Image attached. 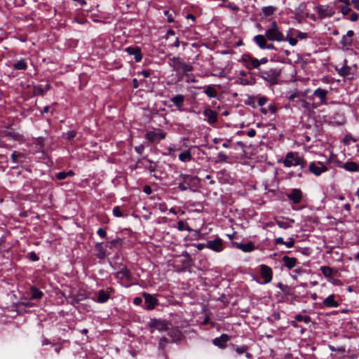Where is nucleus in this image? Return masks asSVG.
<instances>
[{
	"instance_id": "1",
	"label": "nucleus",
	"mask_w": 359,
	"mask_h": 359,
	"mask_svg": "<svg viewBox=\"0 0 359 359\" xmlns=\"http://www.w3.org/2000/svg\"><path fill=\"white\" fill-rule=\"evenodd\" d=\"M168 64L172 68V70L176 72L180 76L186 75L188 77L187 81H189L188 72H192L194 69L191 63H186L180 57H172L169 58Z\"/></svg>"
},
{
	"instance_id": "28",
	"label": "nucleus",
	"mask_w": 359,
	"mask_h": 359,
	"mask_svg": "<svg viewBox=\"0 0 359 359\" xmlns=\"http://www.w3.org/2000/svg\"><path fill=\"white\" fill-rule=\"evenodd\" d=\"M235 83L241 85V86H252L255 83V80L252 78L248 79L246 77H237Z\"/></svg>"
},
{
	"instance_id": "54",
	"label": "nucleus",
	"mask_w": 359,
	"mask_h": 359,
	"mask_svg": "<svg viewBox=\"0 0 359 359\" xmlns=\"http://www.w3.org/2000/svg\"><path fill=\"white\" fill-rule=\"evenodd\" d=\"M217 158L220 162H226L227 161V156L224 152H219Z\"/></svg>"
},
{
	"instance_id": "55",
	"label": "nucleus",
	"mask_w": 359,
	"mask_h": 359,
	"mask_svg": "<svg viewBox=\"0 0 359 359\" xmlns=\"http://www.w3.org/2000/svg\"><path fill=\"white\" fill-rule=\"evenodd\" d=\"M284 245L287 247V248H292L294 245V239L292 238H290L288 239V241H285L284 243Z\"/></svg>"
},
{
	"instance_id": "32",
	"label": "nucleus",
	"mask_w": 359,
	"mask_h": 359,
	"mask_svg": "<svg viewBox=\"0 0 359 359\" xmlns=\"http://www.w3.org/2000/svg\"><path fill=\"white\" fill-rule=\"evenodd\" d=\"M43 295V293L39 290L37 287L32 286L30 288V296L33 299H39Z\"/></svg>"
},
{
	"instance_id": "31",
	"label": "nucleus",
	"mask_w": 359,
	"mask_h": 359,
	"mask_svg": "<svg viewBox=\"0 0 359 359\" xmlns=\"http://www.w3.org/2000/svg\"><path fill=\"white\" fill-rule=\"evenodd\" d=\"M50 88L48 84L45 86L38 85L34 86V95H43L46 92H47Z\"/></svg>"
},
{
	"instance_id": "19",
	"label": "nucleus",
	"mask_w": 359,
	"mask_h": 359,
	"mask_svg": "<svg viewBox=\"0 0 359 359\" xmlns=\"http://www.w3.org/2000/svg\"><path fill=\"white\" fill-rule=\"evenodd\" d=\"M232 244L235 248L242 250L244 252H250L255 249L254 243L251 241L247 243L233 242Z\"/></svg>"
},
{
	"instance_id": "48",
	"label": "nucleus",
	"mask_w": 359,
	"mask_h": 359,
	"mask_svg": "<svg viewBox=\"0 0 359 359\" xmlns=\"http://www.w3.org/2000/svg\"><path fill=\"white\" fill-rule=\"evenodd\" d=\"M168 342H169V341L166 337H161L159 340L158 348H160L161 350H164L166 345L168 344Z\"/></svg>"
},
{
	"instance_id": "49",
	"label": "nucleus",
	"mask_w": 359,
	"mask_h": 359,
	"mask_svg": "<svg viewBox=\"0 0 359 359\" xmlns=\"http://www.w3.org/2000/svg\"><path fill=\"white\" fill-rule=\"evenodd\" d=\"M76 132L75 130H69L67 133H66L65 134H64V137L67 140H72V139H74L76 137Z\"/></svg>"
},
{
	"instance_id": "51",
	"label": "nucleus",
	"mask_w": 359,
	"mask_h": 359,
	"mask_svg": "<svg viewBox=\"0 0 359 359\" xmlns=\"http://www.w3.org/2000/svg\"><path fill=\"white\" fill-rule=\"evenodd\" d=\"M248 350V347L247 346H236L235 347L236 352L239 355L246 353V351Z\"/></svg>"
},
{
	"instance_id": "53",
	"label": "nucleus",
	"mask_w": 359,
	"mask_h": 359,
	"mask_svg": "<svg viewBox=\"0 0 359 359\" xmlns=\"http://www.w3.org/2000/svg\"><path fill=\"white\" fill-rule=\"evenodd\" d=\"M181 149L180 147H177L175 144H172L168 148V151L169 152V154H171L172 153H174L177 151H180Z\"/></svg>"
},
{
	"instance_id": "5",
	"label": "nucleus",
	"mask_w": 359,
	"mask_h": 359,
	"mask_svg": "<svg viewBox=\"0 0 359 359\" xmlns=\"http://www.w3.org/2000/svg\"><path fill=\"white\" fill-rule=\"evenodd\" d=\"M280 74V69L277 68H271L267 70L260 71L258 74V76L269 82L271 85H276L278 83Z\"/></svg>"
},
{
	"instance_id": "24",
	"label": "nucleus",
	"mask_w": 359,
	"mask_h": 359,
	"mask_svg": "<svg viewBox=\"0 0 359 359\" xmlns=\"http://www.w3.org/2000/svg\"><path fill=\"white\" fill-rule=\"evenodd\" d=\"M255 100L257 101V104L259 107H263L267 103V102L269 101V98L266 96H262L260 95H257L256 96L250 97L249 104H252L253 107H255V106L252 104Z\"/></svg>"
},
{
	"instance_id": "3",
	"label": "nucleus",
	"mask_w": 359,
	"mask_h": 359,
	"mask_svg": "<svg viewBox=\"0 0 359 359\" xmlns=\"http://www.w3.org/2000/svg\"><path fill=\"white\" fill-rule=\"evenodd\" d=\"M265 34L269 41H285V36L276 21L271 22L270 27L266 29Z\"/></svg>"
},
{
	"instance_id": "7",
	"label": "nucleus",
	"mask_w": 359,
	"mask_h": 359,
	"mask_svg": "<svg viewBox=\"0 0 359 359\" xmlns=\"http://www.w3.org/2000/svg\"><path fill=\"white\" fill-rule=\"evenodd\" d=\"M114 291L112 287H108L106 290H100L95 293V296L92 297V299L97 303H105L109 299L110 294L114 292Z\"/></svg>"
},
{
	"instance_id": "40",
	"label": "nucleus",
	"mask_w": 359,
	"mask_h": 359,
	"mask_svg": "<svg viewBox=\"0 0 359 359\" xmlns=\"http://www.w3.org/2000/svg\"><path fill=\"white\" fill-rule=\"evenodd\" d=\"M296 104L299 107H302L305 109H310V103L302 97H298L296 100Z\"/></svg>"
},
{
	"instance_id": "38",
	"label": "nucleus",
	"mask_w": 359,
	"mask_h": 359,
	"mask_svg": "<svg viewBox=\"0 0 359 359\" xmlns=\"http://www.w3.org/2000/svg\"><path fill=\"white\" fill-rule=\"evenodd\" d=\"M320 270L325 278H330L333 274V269L330 266H323Z\"/></svg>"
},
{
	"instance_id": "18",
	"label": "nucleus",
	"mask_w": 359,
	"mask_h": 359,
	"mask_svg": "<svg viewBox=\"0 0 359 359\" xmlns=\"http://www.w3.org/2000/svg\"><path fill=\"white\" fill-rule=\"evenodd\" d=\"M230 337L226 334H222L220 337H216L212 340V344L219 348H224L226 346L227 341Z\"/></svg>"
},
{
	"instance_id": "42",
	"label": "nucleus",
	"mask_w": 359,
	"mask_h": 359,
	"mask_svg": "<svg viewBox=\"0 0 359 359\" xmlns=\"http://www.w3.org/2000/svg\"><path fill=\"white\" fill-rule=\"evenodd\" d=\"M74 175V172L72 170H69L67 172H60L56 175V177L58 180H65L69 176H73Z\"/></svg>"
},
{
	"instance_id": "10",
	"label": "nucleus",
	"mask_w": 359,
	"mask_h": 359,
	"mask_svg": "<svg viewBox=\"0 0 359 359\" xmlns=\"http://www.w3.org/2000/svg\"><path fill=\"white\" fill-rule=\"evenodd\" d=\"M169 323L165 320L161 319H151L149 323V326L151 329L157 330L160 332H163L169 330Z\"/></svg>"
},
{
	"instance_id": "61",
	"label": "nucleus",
	"mask_w": 359,
	"mask_h": 359,
	"mask_svg": "<svg viewBox=\"0 0 359 359\" xmlns=\"http://www.w3.org/2000/svg\"><path fill=\"white\" fill-rule=\"evenodd\" d=\"M164 14H165V15H166L168 17V22H173L174 20L172 17V15L170 13V12L168 11H165Z\"/></svg>"
},
{
	"instance_id": "14",
	"label": "nucleus",
	"mask_w": 359,
	"mask_h": 359,
	"mask_svg": "<svg viewBox=\"0 0 359 359\" xmlns=\"http://www.w3.org/2000/svg\"><path fill=\"white\" fill-rule=\"evenodd\" d=\"M180 178L182 180V182L179 183L178 188L182 191H186L189 188L194 179L193 176L184 174H181L180 175Z\"/></svg>"
},
{
	"instance_id": "63",
	"label": "nucleus",
	"mask_w": 359,
	"mask_h": 359,
	"mask_svg": "<svg viewBox=\"0 0 359 359\" xmlns=\"http://www.w3.org/2000/svg\"><path fill=\"white\" fill-rule=\"evenodd\" d=\"M247 135L249 137H253L256 135V131L254 129H250L248 131Z\"/></svg>"
},
{
	"instance_id": "9",
	"label": "nucleus",
	"mask_w": 359,
	"mask_h": 359,
	"mask_svg": "<svg viewBox=\"0 0 359 359\" xmlns=\"http://www.w3.org/2000/svg\"><path fill=\"white\" fill-rule=\"evenodd\" d=\"M241 61L248 70L259 69L258 59L253 57L250 54H243L241 57Z\"/></svg>"
},
{
	"instance_id": "33",
	"label": "nucleus",
	"mask_w": 359,
	"mask_h": 359,
	"mask_svg": "<svg viewBox=\"0 0 359 359\" xmlns=\"http://www.w3.org/2000/svg\"><path fill=\"white\" fill-rule=\"evenodd\" d=\"M204 93L206 94L208 97L210 98L217 97L218 94L215 88L212 86H205V89Z\"/></svg>"
},
{
	"instance_id": "30",
	"label": "nucleus",
	"mask_w": 359,
	"mask_h": 359,
	"mask_svg": "<svg viewBox=\"0 0 359 359\" xmlns=\"http://www.w3.org/2000/svg\"><path fill=\"white\" fill-rule=\"evenodd\" d=\"M344 65L339 69H337L338 74L341 76H348L351 74V68L347 65V60H344Z\"/></svg>"
},
{
	"instance_id": "8",
	"label": "nucleus",
	"mask_w": 359,
	"mask_h": 359,
	"mask_svg": "<svg viewBox=\"0 0 359 359\" xmlns=\"http://www.w3.org/2000/svg\"><path fill=\"white\" fill-rule=\"evenodd\" d=\"M309 170L316 176H320L322 173L328 170L326 165L320 161H313L309 163Z\"/></svg>"
},
{
	"instance_id": "16",
	"label": "nucleus",
	"mask_w": 359,
	"mask_h": 359,
	"mask_svg": "<svg viewBox=\"0 0 359 359\" xmlns=\"http://www.w3.org/2000/svg\"><path fill=\"white\" fill-rule=\"evenodd\" d=\"M260 270L262 278L264 279L263 283L267 284L270 283L272 280L273 276V271L271 268L265 264H262L260 266Z\"/></svg>"
},
{
	"instance_id": "11",
	"label": "nucleus",
	"mask_w": 359,
	"mask_h": 359,
	"mask_svg": "<svg viewBox=\"0 0 359 359\" xmlns=\"http://www.w3.org/2000/svg\"><path fill=\"white\" fill-rule=\"evenodd\" d=\"M287 198L293 204H299L303 198V193L299 189H292L291 191L286 194Z\"/></svg>"
},
{
	"instance_id": "57",
	"label": "nucleus",
	"mask_w": 359,
	"mask_h": 359,
	"mask_svg": "<svg viewBox=\"0 0 359 359\" xmlns=\"http://www.w3.org/2000/svg\"><path fill=\"white\" fill-rule=\"evenodd\" d=\"M277 224L280 228L285 229L289 227V225L286 222L282 221H278Z\"/></svg>"
},
{
	"instance_id": "64",
	"label": "nucleus",
	"mask_w": 359,
	"mask_h": 359,
	"mask_svg": "<svg viewBox=\"0 0 359 359\" xmlns=\"http://www.w3.org/2000/svg\"><path fill=\"white\" fill-rule=\"evenodd\" d=\"M143 191L148 195L151 194L152 192L151 188L149 186H145L143 189Z\"/></svg>"
},
{
	"instance_id": "39",
	"label": "nucleus",
	"mask_w": 359,
	"mask_h": 359,
	"mask_svg": "<svg viewBox=\"0 0 359 359\" xmlns=\"http://www.w3.org/2000/svg\"><path fill=\"white\" fill-rule=\"evenodd\" d=\"M353 40L352 39H350L345 35H344L341 40V45L343 46V48H345L346 49H348L352 46Z\"/></svg>"
},
{
	"instance_id": "13",
	"label": "nucleus",
	"mask_w": 359,
	"mask_h": 359,
	"mask_svg": "<svg viewBox=\"0 0 359 359\" xmlns=\"http://www.w3.org/2000/svg\"><path fill=\"white\" fill-rule=\"evenodd\" d=\"M144 298V309L147 310H153L156 306L158 304V300L152 294L149 293H143Z\"/></svg>"
},
{
	"instance_id": "20",
	"label": "nucleus",
	"mask_w": 359,
	"mask_h": 359,
	"mask_svg": "<svg viewBox=\"0 0 359 359\" xmlns=\"http://www.w3.org/2000/svg\"><path fill=\"white\" fill-rule=\"evenodd\" d=\"M126 50L128 54H130L131 55H134L135 62H139L141 61V60L142 58V55L141 53L140 48H139L137 47L130 46V47H128L126 49Z\"/></svg>"
},
{
	"instance_id": "29",
	"label": "nucleus",
	"mask_w": 359,
	"mask_h": 359,
	"mask_svg": "<svg viewBox=\"0 0 359 359\" xmlns=\"http://www.w3.org/2000/svg\"><path fill=\"white\" fill-rule=\"evenodd\" d=\"M342 167L349 172H359V165L353 161H348Z\"/></svg>"
},
{
	"instance_id": "58",
	"label": "nucleus",
	"mask_w": 359,
	"mask_h": 359,
	"mask_svg": "<svg viewBox=\"0 0 359 359\" xmlns=\"http://www.w3.org/2000/svg\"><path fill=\"white\" fill-rule=\"evenodd\" d=\"M359 15L357 13H353L350 16V20L352 22H355L358 20Z\"/></svg>"
},
{
	"instance_id": "46",
	"label": "nucleus",
	"mask_w": 359,
	"mask_h": 359,
	"mask_svg": "<svg viewBox=\"0 0 359 359\" xmlns=\"http://www.w3.org/2000/svg\"><path fill=\"white\" fill-rule=\"evenodd\" d=\"M293 32H295L296 34V37L299 40H304V39H306L308 38L309 36V34L308 33L306 32H300V31H298V30H293Z\"/></svg>"
},
{
	"instance_id": "27",
	"label": "nucleus",
	"mask_w": 359,
	"mask_h": 359,
	"mask_svg": "<svg viewBox=\"0 0 359 359\" xmlns=\"http://www.w3.org/2000/svg\"><path fill=\"white\" fill-rule=\"evenodd\" d=\"M170 100L179 109H181L184 105V96L183 95L178 94L172 97Z\"/></svg>"
},
{
	"instance_id": "15",
	"label": "nucleus",
	"mask_w": 359,
	"mask_h": 359,
	"mask_svg": "<svg viewBox=\"0 0 359 359\" xmlns=\"http://www.w3.org/2000/svg\"><path fill=\"white\" fill-rule=\"evenodd\" d=\"M206 248L215 252H219L224 249L223 241L219 238H217L212 241H208L206 243Z\"/></svg>"
},
{
	"instance_id": "59",
	"label": "nucleus",
	"mask_w": 359,
	"mask_h": 359,
	"mask_svg": "<svg viewBox=\"0 0 359 359\" xmlns=\"http://www.w3.org/2000/svg\"><path fill=\"white\" fill-rule=\"evenodd\" d=\"M144 150V147L143 145H140L135 147V151L139 154H142Z\"/></svg>"
},
{
	"instance_id": "12",
	"label": "nucleus",
	"mask_w": 359,
	"mask_h": 359,
	"mask_svg": "<svg viewBox=\"0 0 359 359\" xmlns=\"http://www.w3.org/2000/svg\"><path fill=\"white\" fill-rule=\"evenodd\" d=\"M316 11L317 12L320 18H325L332 17L334 12L332 8L329 6L325 5H318L316 8Z\"/></svg>"
},
{
	"instance_id": "50",
	"label": "nucleus",
	"mask_w": 359,
	"mask_h": 359,
	"mask_svg": "<svg viewBox=\"0 0 359 359\" xmlns=\"http://www.w3.org/2000/svg\"><path fill=\"white\" fill-rule=\"evenodd\" d=\"M113 215L114 217H122L123 216V215L121 210V208L119 206H115L113 208Z\"/></svg>"
},
{
	"instance_id": "4",
	"label": "nucleus",
	"mask_w": 359,
	"mask_h": 359,
	"mask_svg": "<svg viewBox=\"0 0 359 359\" xmlns=\"http://www.w3.org/2000/svg\"><path fill=\"white\" fill-rule=\"evenodd\" d=\"M115 278L123 286L128 287L133 281V276L130 270L126 266H122L121 269L114 273Z\"/></svg>"
},
{
	"instance_id": "25",
	"label": "nucleus",
	"mask_w": 359,
	"mask_h": 359,
	"mask_svg": "<svg viewBox=\"0 0 359 359\" xmlns=\"http://www.w3.org/2000/svg\"><path fill=\"white\" fill-rule=\"evenodd\" d=\"M284 266L288 269L294 268L297 263V259L294 257H290L287 255H284L282 259Z\"/></svg>"
},
{
	"instance_id": "6",
	"label": "nucleus",
	"mask_w": 359,
	"mask_h": 359,
	"mask_svg": "<svg viewBox=\"0 0 359 359\" xmlns=\"http://www.w3.org/2000/svg\"><path fill=\"white\" fill-rule=\"evenodd\" d=\"M166 133L161 128H154L147 131L144 137L151 143H158L166 137Z\"/></svg>"
},
{
	"instance_id": "26",
	"label": "nucleus",
	"mask_w": 359,
	"mask_h": 359,
	"mask_svg": "<svg viewBox=\"0 0 359 359\" xmlns=\"http://www.w3.org/2000/svg\"><path fill=\"white\" fill-rule=\"evenodd\" d=\"M253 41L259 47V48L265 49V46L267 43L266 34L264 36L262 34H258L254 37Z\"/></svg>"
},
{
	"instance_id": "52",
	"label": "nucleus",
	"mask_w": 359,
	"mask_h": 359,
	"mask_svg": "<svg viewBox=\"0 0 359 359\" xmlns=\"http://www.w3.org/2000/svg\"><path fill=\"white\" fill-rule=\"evenodd\" d=\"M339 8L344 15H347L351 11V8L348 6H340Z\"/></svg>"
},
{
	"instance_id": "60",
	"label": "nucleus",
	"mask_w": 359,
	"mask_h": 359,
	"mask_svg": "<svg viewBox=\"0 0 359 359\" xmlns=\"http://www.w3.org/2000/svg\"><path fill=\"white\" fill-rule=\"evenodd\" d=\"M298 97H300L297 93H292L288 97V99L290 101H294L296 102V100H298Z\"/></svg>"
},
{
	"instance_id": "17",
	"label": "nucleus",
	"mask_w": 359,
	"mask_h": 359,
	"mask_svg": "<svg viewBox=\"0 0 359 359\" xmlns=\"http://www.w3.org/2000/svg\"><path fill=\"white\" fill-rule=\"evenodd\" d=\"M203 115L207 118L206 121L210 125H214L217 122L218 113L210 108H205L203 111Z\"/></svg>"
},
{
	"instance_id": "35",
	"label": "nucleus",
	"mask_w": 359,
	"mask_h": 359,
	"mask_svg": "<svg viewBox=\"0 0 359 359\" xmlns=\"http://www.w3.org/2000/svg\"><path fill=\"white\" fill-rule=\"evenodd\" d=\"M13 68L16 70H25L27 68V63L25 59H21L13 64Z\"/></svg>"
},
{
	"instance_id": "37",
	"label": "nucleus",
	"mask_w": 359,
	"mask_h": 359,
	"mask_svg": "<svg viewBox=\"0 0 359 359\" xmlns=\"http://www.w3.org/2000/svg\"><path fill=\"white\" fill-rule=\"evenodd\" d=\"M276 11V8L273 6H264L262 8V11L265 17L272 15Z\"/></svg>"
},
{
	"instance_id": "22",
	"label": "nucleus",
	"mask_w": 359,
	"mask_h": 359,
	"mask_svg": "<svg viewBox=\"0 0 359 359\" xmlns=\"http://www.w3.org/2000/svg\"><path fill=\"white\" fill-rule=\"evenodd\" d=\"M168 336L171 338L172 342H177L183 337L182 332L177 328L168 330Z\"/></svg>"
},
{
	"instance_id": "41",
	"label": "nucleus",
	"mask_w": 359,
	"mask_h": 359,
	"mask_svg": "<svg viewBox=\"0 0 359 359\" xmlns=\"http://www.w3.org/2000/svg\"><path fill=\"white\" fill-rule=\"evenodd\" d=\"M276 110H277V107L273 104H270L268 107V108L262 107L260 109L261 113L264 115L267 114L269 112H270L271 114H275L276 112Z\"/></svg>"
},
{
	"instance_id": "45",
	"label": "nucleus",
	"mask_w": 359,
	"mask_h": 359,
	"mask_svg": "<svg viewBox=\"0 0 359 359\" xmlns=\"http://www.w3.org/2000/svg\"><path fill=\"white\" fill-rule=\"evenodd\" d=\"M295 320L298 322L304 321L305 323H309L311 321V318L309 316H302V314H297L294 316Z\"/></svg>"
},
{
	"instance_id": "43",
	"label": "nucleus",
	"mask_w": 359,
	"mask_h": 359,
	"mask_svg": "<svg viewBox=\"0 0 359 359\" xmlns=\"http://www.w3.org/2000/svg\"><path fill=\"white\" fill-rule=\"evenodd\" d=\"M96 250L97 251V257L99 259H104L105 257V250L103 249L101 243H97L96 245Z\"/></svg>"
},
{
	"instance_id": "56",
	"label": "nucleus",
	"mask_w": 359,
	"mask_h": 359,
	"mask_svg": "<svg viewBox=\"0 0 359 359\" xmlns=\"http://www.w3.org/2000/svg\"><path fill=\"white\" fill-rule=\"evenodd\" d=\"M97 234H98V236H99L100 237H101L102 238H105V237H106V236H107V232H106V231H105L104 229H102V228H100V229L97 230Z\"/></svg>"
},
{
	"instance_id": "36",
	"label": "nucleus",
	"mask_w": 359,
	"mask_h": 359,
	"mask_svg": "<svg viewBox=\"0 0 359 359\" xmlns=\"http://www.w3.org/2000/svg\"><path fill=\"white\" fill-rule=\"evenodd\" d=\"M192 158V156L191 151L189 150H186L182 152L179 155V159L182 162H188L190 161Z\"/></svg>"
},
{
	"instance_id": "62",
	"label": "nucleus",
	"mask_w": 359,
	"mask_h": 359,
	"mask_svg": "<svg viewBox=\"0 0 359 359\" xmlns=\"http://www.w3.org/2000/svg\"><path fill=\"white\" fill-rule=\"evenodd\" d=\"M29 257L32 261H38L39 260V257L34 252H32L29 253Z\"/></svg>"
},
{
	"instance_id": "34",
	"label": "nucleus",
	"mask_w": 359,
	"mask_h": 359,
	"mask_svg": "<svg viewBox=\"0 0 359 359\" xmlns=\"http://www.w3.org/2000/svg\"><path fill=\"white\" fill-rule=\"evenodd\" d=\"M294 29H290L287 31L286 36H285V41H287L290 46H294L297 45L298 40L296 38L291 36V34L293 32Z\"/></svg>"
},
{
	"instance_id": "47",
	"label": "nucleus",
	"mask_w": 359,
	"mask_h": 359,
	"mask_svg": "<svg viewBox=\"0 0 359 359\" xmlns=\"http://www.w3.org/2000/svg\"><path fill=\"white\" fill-rule=\"evenodd\" d=\"M147 162L149 163L148 165H145V167L149 170L150 172H153L156 169V164L150 159H147Z\"/></svg>"
},
{
	"instance_id": "44",
	"label": "nucleus",
	"mask_w": 359,
	"mask_h": 359,
	"mask_svg": "<svg viewBox=\"0 0 359 359\" xmlns=\"http://www.w3.org/2000/svg\"><path fill=\"white\" fill-rule=\"evenodd\" d=\"M177 229L181 231L184 230H187L188 231H192V229L187 224H185L182 220H180L177 222Z\"/></svg>"
},
{
	"instance_id": "2",
	"label": "nucleus",
	"mask_w": 359,
	"mask_h": 359,
	"mask_svg": "<svg viewBox=\"0 0 359 359\" xmlns=\"http://www.w3.org/2000/svg\"><path fill=\"white\" fill-rule=\"evenodd\" d=\"M306 164V161L303 157L300 156L298 153L292 151L287 153L283 161V165L286 168L299 165L303 169Z\"/></svg>"
},
{
	"instance_id": "23",
	"label": "nucleus",
	"mask_w": 359,
	"mask_h": 359,
	"mask_svg": "<svg viewBox=\"0 0 359 359\" xmlns=\"http://www.w3.org/2000/svg\"><path fill=\"white\" fill-rule=\"evenodd\" d=\"M323 306L327 308H337L339 304L335 300V295L330 294L323 302Z\"/></svg>"
},
{
	"instance_id": "21",
	"label": "nucleus",
	"mask_w": 359,
	"mask_h": 359,
	"mask_svg": "<svg viewBox=\"0 0 359 359\" xmlns=\"http://www.w3.org/2000/svg\"><path fill=\"white\" fill-rule=\"evenodd\" d=\"M327 90L325 89H322L320 88H318L316 89L313 92V95L319 97L320 100V104H327Z\"/></svg>"
}]
</instances>
